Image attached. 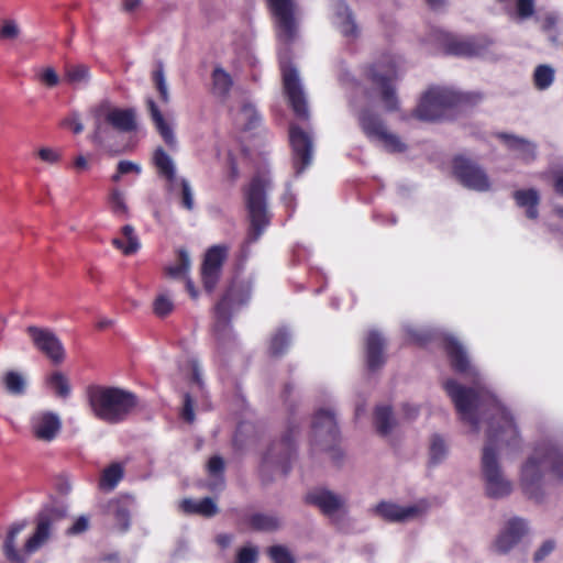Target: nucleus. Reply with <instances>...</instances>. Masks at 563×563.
<instances>
[{
  "label": "nucleus",
  "mask_w": 563,
  "mask_h": 563,
  "mask_svg": "<svg viewBox=\"0 0 563 563\" xmlns=\"http://www.w3.org/2000/svg\"><path fill=\"white\" fill-rule=\"evenodd\" d=\"M146 108L151 120L164 143L170 150H175L177 147V139L175 136L174 130L172 125L164 119L158 106L152 98L146 99Z\"/></svg>",
  "instance_id": "412c9836"
},
{
  "label": "nucleus",
  "mask_w": 563,
  "mask_h": 563,
  "mask_svg": "<svg viewBox=\"0 0 563 563\" xmlns=\"http://www.w3.org/2000/svg\"><path fill=\"white\" fill-rule=\"evenodd\" d=\"M536 13L534 0H516V14L520 20H527Z\"/></svg>",
  "instance_id": "864d4df0"
},
{
  "label": "nucleus",
  "mask_w": 563,
  "mask_h": 563,
  "mask_svg": "<svg viewBox=\"0 0 563 563\" xmlns=\"http://www.w3.org/2000/svg\"><path fill=\"white\" fill-rule=\"evenodd\" d=\"M483 99L478 92H457L448 88L432 87L421 97L413 117L421 121L437 122L449 117L460 106H475Z\"/></svg>",
  "instance_id": "20e7f679"
},
{
  "label": "nucleus",
  "mask_w": 563,
  "mask_h": 563,
  "mask_svg": "<svg viewBox=\"0 0 563 563\" xmlns=\"http://www.w3.org/2000/svg\"><path fill=\"white\" fill-rule=\"evenodd\" d=\"M26 333L33 345L53 364L58 365L64 362L66 356L64 345L51 329L29 325Z\"/></svg>",
  "instance_id": "9b49d317"
},
{
  "label": "nucleus",
  "mask_w": 563,
  "mask_h": 563,
  "mask_svg": "<svg viewBox=\"0 0 563 563\" xmlns=\"http://www.w3.org/2000/svg\"><path fill=\"white\" fill-rule=\"evenodd\" d=\"M241 113L245 119L244 130L249 131L256 128L261 122V117L252 103H244L241 108Z\"/></svg>",
  "instance_id": "8fccbe9b"
},
{
  "label": "nucleus",
  "mask_w": 563,
  "mask_h": 563,
  "mask_svg": "<svg viewBox=\"0 0 563 563\" xmlns=\"http://www.w3.org/2000/svg\"><path fill=\"white\" fill-rule=\"evenodd\" d=\"M305 500L307 504L318 507L325 516H332L339 511L344 503L340 496L325 488H317L309 492Z\"/></svg>",
  "instance_id": "6ab92c4d"
},
{
  "label": "nucleus",
  "mask_w": 563,
  "mask_h": 563,
  "mask_svg": "<svg viewBox=\"0 0 563 563\" xmlns=\"http://www.w3.org/2000/svg\"><path fill=\"white\" fill-rule=\"evenodd\" d=\"M443 388L453 401L461 419L471 424L473 430H479V413L489 412L487 438L488 443L483 449L482 473L485 481L486 494L490 498L508 496L512 486L501 473L496 452V444L518 445L519 431L512 415L500 401L489 393L475 387H465L455 379H448Z\"/></svg>",
  "instance_id": "f257e3e1"
},
{
  "label": "nucleus",
  "mask_w": 563,
  "mask_h": 563,
  "mask_svg": "<svg viewBox=\"0 0 563 563\" xmlns=\"http://www.w3.org/2000/svg\"><path fill=\"white\" fill-rule=\"evenodd\" d=\"M117 168H118L119 175H125L129 173H136V174L141 173V167L131 161H120L118 163Z\"/></svg>",
  "instance_id": "0e129e2a"
},
{
  "label": "nucleus",
  "mask_w": 563,
  "mask_h": 563,
  "mask_svg": "<svg viewBox=\"0 0 563 563\" xmlns=\"http://www.w3.org/2000/svg\"><path fill=\"white\" fill-rule=\"evenodd\" d=\"M19 35V29L12 21H7L0 29V37L4 40H12Z\"/></svg>",
  "instance_id": "052dcab7"
},
{
  "label": "nucleus",
  "mask_w": 563,
  "mask_h": 563,
  "mask_svg": "<svg viewBox=\"0 0 563 563\" xmlns=\"http://www.w3.org/2000/svg\"><path fill=\"white\" fill-rule=\"evenodd\" d=\"M295 433L296 429L290 427L280 440L273 442L264 454L263 465L279 468L283 475H287L296 455Z\"/></svg>",
  "instance_id": "1a4fd4ad"
},
{
  "label": "nucleus",
  "mask_w": 563,
  "mask_h": 563,
  "mask_svg": "<svg viewBox=\"0 0 563 563\" xmlns=\"http://www.w3.org/2000/svg\"><path fill=\"white\" fill-rule=\"evenodd\" d=\"M174 310L173 301L165 295H159L153 302V311L159 318H165Z\"/></svg>",
  "instance_id": "3c124183"
},
{
  "label": "nucleus",
  "mask_w": 563,
  "mask_h": 563,
  "mask_svg": "<svg viewBox=\"0 0 563 563\" xmlns=\"http://www.w3.org/2000/svg\"><path fill=\"white\" fill-rule=\"evenodd\" d=\"M48 386L54 389L56 396L67 398L70 395V385L67 377L60 372H54L47 377Z\"/></svg>",
  "instance_id": "79ce46f5"
},
{
  "label": "nucleus",
  "mask_w": 563,
  "mask_h": 563,
  "mask_svg": "<svg viewBox=\"0 0 563 563\" xmlns=\"http://www.w3.org/2000/svg\"><path fill=\"white\" fill-rule=\"evenodd\" d=\"M554 69L545 64L538 65L533 71V85L538 90L548 89L554 81Z\"/></svg>",
  "instance_id": "ea45409f"
},
{
  "label": "nucleus",
  "mask_w": 563,
  "mask_h": 563,
  "mask_svg": "<svg viewBox=\"0 0 563 563\" xmlns=\"http://www.w3.org/2000/svg\"><path fill=\"white\" fill-rule=\"evenodd\" d=\"M445 54L460 57H473L481 55L485 47L474 38H459L453 35H445L443 40Z\"/></svg>",
  "instance_id": "aec40b11"
},
{
  "label": "nucleus",
  "mask_w": 563,
  "mask_h": 563,
  "mask_svg": "<svg viewBox=\"0 0 563 563\" xmlns=\"http://www.w3.org/2000/svg\"><path fill=\"white\" fill-rule=\"evenodd\" d=\"M23 523H14L10 527L3 541L2 551L5 559L11 563H24L26 558L16 550L15 543L19 533L24 529Z\"/></svg>",
  "instance_id": "c756f323"
},
{
  "label": "nucleus",
  "mask_w": 563,
  "mask_h": 563,
  "mask_svg": "<svg viewBox=\"0 0 563 563\" xmlns=\"http://www.w3.org/2000/svg\"><path fill=\"white\" fill-rule=\"evenodd\" d=\"M244 523L253 531L273 532L280 528L278 517L264 512H254L244 519Z\"/></svg>",
  "instance_id": "7c9ffc66"
},
{
  "label": "nucleus",
  "mask_w": 563,
  "mask_h": 563,
  "mask_svg": "<svg viewBox=\"0 0 563 563\" xmlns=\"http://www.w3.org/2000/svg\"><path fill=\"white\" fill-rule=\"evenodd\" d=\"M444 351L450 360L451 367L459 374H471L472 366L462 344L450 336L444 340Z\"/></svg>",
  "instance_id": "b1692460"
},
{
  "label": "nucleus",
  "mask_w": 563,
  "mask_h": 563,
  "mask_svg": "<svg viewBox=\"0 0 563 563\" xmlns=\"http://www.w3.org/2000/svg\"><path fill=\"white\" fill-rule=\"evenodd\" d=\"M446 455V445L441 435L434 434L430 443V464L440 463Z\"/></svg>",
  "instance_id": "de8ad7c7"
},
{
  "label": "nucleus",
  "mask_w": 563,
  "mask_h": 563,
  "mask_svg": "<svg viewBox=\"0 0 563 563\" xmlns=\"http://www.w3.org/2000/svg\"><path fill=\"white\" fill-rule=\"evenodd\" d=\"M336 16L341 20L339 29L343 36L356 37L358 35V26L355 22L354 14L344 1L338 3Z\"/></svg>",
  "instance_id": "473e14b6"
},
{
  "label": "nucleus",
  "mask_w": 563,
  "mask_h": 563,
  "mask_svg": "<svg viewBox=\"0 0 563 563\" xmlns=\"http://www.w3.org/2000/svg\"><path fill=\"white\" fill-rule=\"evenodd\" d=\"M180 508L186 514L201 515L207 518H211L218 514L217 504L210 497H205L199 501L186 498L181 501Z\"/></svg>",
  "instance_id": "2f4dec72"
},
{
  "label": "nucleus",
  "mask_w": 563,
  "mask_h": 563,
  "mask_svg": "<svg viewBox=\"0 0 563 563\" xmlns=\"http://www.w3.org/2000/svg\"><path fill=\"white\" fill-rule=\"evenodd\" d=\"M269 181L262 176H254L244 189L245 205L250 218L247 243L256 242L269 224L266 206V190Z\"/></svg>",
  "instance_id": "39448f33"
},
{
  "label": "nucleus",
  "mask_w": 563,
  "mask_h": 563,
  "mask_svg": "<svg viewBox=\"0 0 563 563\" xmlns=\"http://www.w3.org/2000/svg\"><path fill=\"white\" fill-rule=\"evenodd\" d=\"M42 81L48 87H54L58 84L59 79L53 68H46L41 75Z\"/></svg>",
  "instance_id": "69168bd1"
},
{
  "label": "nucleus",
  "mask_w": 563,
  "mask_h": 563,
  "mask_svg": "<svg viewBox=\"0 0 563 563\" xmlns=\"http://www.w3.org/2000/svg\"><path fill=\"white\" fill-rule=\"evenodd\" d=\"M89 528V520L85 516L78 517L73 526L67 530L68 534H79Z\"/></svg>",
  "instance_id": "e2e57ef3"
},
{
  "label": "nucleus",
  "mask_w": 563,
  "mask_h": 563,
  "mask_svg": "<svg viewBox=\"0 0 563 563\" xmlns=\"http://www.w3.org/2000/svg\"><path fill=\"white\" fill-rule=\"evenodd\" d=\"M64 124L69 125L75 134H79L84 131V125L78 115L66 119Z\"/></svg>",
  "instance_id": "338daca9"
},
{
  "label": "nucleus",
  "mask_w": 563,
  "mask_h": 563,
  "mask_svg": "<svg viewBox=\"0 0 563 563\" xmlns=\"http://www.w3.org/2000/svg\"><path fill=\"white\" fill-rule=\"evenodd\" d=\"M224 461L219 455H213L209 459L207 464V470L210 476L220 477L221 483L223 484V472H224Z\"/></svg>",
  "instance_id": "5fc2aeb1"
},
{
  "label": "nucleus",
  "mask_w": 563,
  "mask_h": 563,
  "mask_svg": "<svg viewBox=\"0 0 563 563\" xmlns=\"http://www.w3.org/2000/svg\"><path fill=\"white\" fill-rule=\"evenodd\" d=\"M284 92L296 117L300 120L309 119V110L299 75L295 66L289 63L280 64Z\"/></svg>",
  "instance_id": "9d476101"
},
{
  "label": "nucleus",
  "mask_w": 563,
  "mask_h": 563,
  "mask_svg": "<svg viewBox=\"0 0 563 563\" xmlns=\"http://www.w3.org/2000/svg\"><path fill=\"white\" fill-rule=\"evenodd\" d=\"M276 20L277 36L284 43H291L296 36L295 0H267Z\"/></svg>",
  "instance_id": "ddd939ff"
},
{
  "label": "nucleus",
  "mask_w": 563,
  "mask_h": 563,
  "mask_svg": "<svg viewBox=\"0 0 563 563\" xmlns=\"http://www.w3.org/2000/svg\"><path fill=\"white\" fill-rule=\"evenodd\" d=\"M258 551L254 547H243L236 553V563H256Z\"/></svg>",
  "instance_id": "6e6d98bb"
},
{
  "label": "nucleus",
  "mask_w": 563,
  "mask_h": 563,
  "mask_svg": "<svg viewBox=\"0 0 563 563\" xmlns=\"http://www.w3.org/2000/svg\"><path fill=\"white\" fill-rule=\"evenodd\" d=\"M122 234L126 239V243L122 239L114 238L112 240V245L121 250L124 255H132L137 252L140 249V242L137 236L134 233V228L130 224H125L122 228Z\"/></svg>",
  "instance_id": "c9c22d12"
},
{
  "label": "nucleus",
  "mask_w": 563,
  "mask_h": 563,
  "mask_svg": "<svg viewBox=\"0 0 563 563\" xmlns=\"http://www.w3.org/2000/svg\"><path fill=\"white\" fill-rule=\"evenodd\" d=\"M62 428L59 417L51 411L41 412L32 419V431L36 439L52 441Z\"/></svg>",
  "instance_id": "a211bd4d"
},
{
  "label": "nucleus",
  "mask_w": 563,
  "mask_h": 563,
  "mask_svg": "<svg viewBox=\"0 0 563 563\" xmlns=\"http://www.w3.org/2000/svg\"><path fill=\"white\" fill-rule=\"evenodd\" d=\"M132 505L133 499L129 496L111 499L107 504L106 511L113 517L121 532H126L130 529Z\"/></svg>",
  "instance_id": "4be33fe9"
},
{
  "label": "nucleus",
  "mask_w": 563,
  "mask_h": 563,
  "mask_svg": "<svg viewBox=\"0 0 563 563\" xmlns=\"http://www.w3.org/2000/svg\"><path fill=\"white\" fill-rule=\"evenodd\" d=\"M153 164L157 169L159 176L168 181H174L176 177V168L172 157L166 151L158 146L153 153Z\"/></svg>",
  "instance_id": "72a5a7b5"
},
{
  "label": "nucleus",
  "mask_w": 563,
  "mask_h": 563,
  "mask_svg": "<svg viewBox=\"0 0 563 563\" xmlns=\"http://www.w3.org/2000/svg\"><path fill=\"white\" fill-rule=\"evenodd\" d=\"M383 144L389 153H402L407 150V145L397 134L388 132L387 129L375 140Z\"/></svg>",
  "instance_id": "37998d69"
},
{
  "label": "nucleus",
  "mask_w": 563,
  "mask_h": 563,
  "mask_svg": "<svg viewBox=\"0 0 563 563\" xmlns=\"http://www.w3.org/2000/svg\"><path fill=\"white\" fill-rule=\"evenodd\" d=\"M123 477V468L118 463H112L103 470L100 478V487L113 489Z\"/></svg>",
  "instance_id": "a19ab883"
},
{
  "label": "nucleus",
  "mask_w": 563,
  "mask_h": 563,
  "mask_svg": "<svg viewBox=\"0 0 563 563\" xmlns=\"http://www.w3.org/2000/svg\"><path fill=\"white\" fill-rule=\"evenodd\" d=\"M66 80L70 84L86 82L89 80V68L84 64L69 65L66 68Z\"/></svg>",
  "instance_id": "49530a36"
},
{
  "label": "nucleus",
  "mask_w": 563,
  "mask_h": 563,
  "mask_svg": "<svg viewBox=\"0 0 563 563\" xmlns=\"http://www.w3.org/2000/svg\"><path fill=\"white\" fill-rule=\"evenodd\" d=\"M452 173L456 180L467 189L487 191L490 189V180L485 169L475 161L456 155L452 159Z\"/></svg>",
  "instance_id": "6e6552de"
},
{
  "label": "nucleus",
  "mask_w": 563,
  "mask_h": 563,
  "mask_svg": "<svg viewBox=\"0 0 563 563\" xmlns=\"http://www.w3.org/2000/svg\"><path fill=\"white\" fill-rule=\"evenodd\" d=\"M512 197L518 207L526 208L527 218L536 220L539 217L540 196L538 190L533 188L519 189L514 192Z\"/></svg>",
  "instance_id": "cd10ccee"
},
{
  "label": "nucleus",
  "mask_w": 563,
  "mask_h": 563,
  "mask_svg": "<svg viewBox=\"0 0 563 563\" xmlns=\"http://www.w3.org/2000/svg\"><path fill=\"white\" fill-rule=\"evenodd\" d=\"M36 154L42 162H45L51 165L56 164L60 161V154L51 147H42L37 151Z\"/></svg>",
  "instance_id": "bf43d9fd"
},
{
  "label": "nucleus",
  "mask_w": 563,
  "mask_h": 563,
  "mask_svg": "<svg viewBox=\"0 0 563 563\" xmlns=\"http://www.w3.org/2000/svg\"><path fill=\"white\" fill-rule=\"evenodd\" d=\"M212 92L220 98H227L233 86L231 75L222 67H216L211 75Z\"/></svg>",
  "instance_id": "f704fd0d"
},
{
  "label": "nucleus",
  "mask_w": 563,
  "mask_h": 563,
  "mask_svg": "<svg viewBox=\"0 0 563 563\" xmlns=\"http://www.w3.org/2000/svg\"><path fill=\"white\" fill-rule=\"evenodd\" d=\"M374 422L380 435H387L394 426L393 410L389 406H377L374 411Z\"/></svg>",
  "instance_id": "e433bc0d"
},
{
  "label": "nucleus",
  "mask_w": 563,
  "mask_h": 563,
  "mask_svg": "<svg viewBox=\"0 0 563 563\" xmlns=\"http://www.w3.org/2000/svg\"><path fill=\"white\" fill-rule=\"evenodd\" d=\"M553 188L558 195L563 196V172L555 176Z\"/></svg>",
  "instance_id": "774afa93"
},
{
  "label": "nucleus",
  "mask_w": 563,
  "mask_h": 563,
  "mask_svg": "<svg viewBox=\"0 0 563 563\" xmlns=\"http://www.w3.org/2000/svg\"><path fill=\"white\" fill-rule=\"evenodd\" d=\"M228 255L227 245H213L207 250L201 265V282L207 292L211 294L216 289Z\"/></svg>",
  "instance_id": "f8f14e48"
},
{
  "label": "nucleus",
  "mask_w": 563,
  "mask_h": 563,
  "mask_svg": "<svg viewBox=\"0 0 563 563\" xmlns=\"http://www.w3.org/2000/svg\"><path fill=\"white\" fill-rule=\"evenodd\" d=\"M376 512L386 521L404 522L418 516L420 510L417 506L401 507L393 503L380 501L376 506Z\"/></svg>",
  "instance_id": "393cba45"
},
{
  "label": "nucleus",
  "mask_w": 563,
  "mask_h": 563,
  "mask_svg": "<svg viewBox=\"0 0 563 563\" xmlns=\"http://www.w3.org/2000/svg\"><path fill=\"white\" fill-rule=\"evenodd\" d=\"M103 114L106 122L120 132H132L136 129L133 109L111 108L109 101H103L95 109V118L99 120Z\"/></svg>",
  "instance_id": "2eb2a0df"
},
{
  "label": "nucleus",
  "mask_w": 563,
  "mask_h": 563,
  "mask_svg": "<svg viewBox=\"0 0 563 563\" xmlns=\"http://www.w3.org/2000/svg\"><path fill=\"white\" fill-rule=\"evenodd\" d=\"M268 555L274 563H295L291 554L284 545H273L268 549Z\"/></svg>",
  "instance_id": "603ef678"
},
{
  "label": "nucleus",
  "mask_w": 563,
  "mask_h": 563,
  "mask_svg": "<svg viewBox=\"0 0 563 563\" xmlns=\"http://www.w3.org/2000/svg\"><path fill=\"white\" fill-rule=\"evenodd\" d=\"M290 343V335L285 328L278 329L269 341L268 352L273 357H280L285 354Z\"/></svg>",
  "instance_id": "4c0bfd02"
},
{
  "label": "nucleus",
  "mask_w": 563,
  "mask_h": 563,
  "mask_svg": "<svg viewBox=\"0 0 563 563\" xmlns=\"http://www.w3.org/2000/svg\"><path fill=\"white\" fill-rule=\"evenodd\" d=\"M180 187H181V206L186 210L191 211L194 209L195 202H194V195H192L190 185L186 179H181Z\"/></svg>",
  "instance_id": "4d7b16f0"
},
{
  "label": "nucleus",
  "mask_w": 563,
  "mask_h": 563,
  "mask_svg": "<svg viewBox=\"0 0 563 563\" xmlns=\"http://www.w3.org/2000/svg\"><path fill=\"white\" fill-rule=\"evenodd\" d=\"M289 143L295 173L300 175L312 162L313 144L311 136L300 126L291 124L289 126Z\"/></svg>",
  "instance_id": "4468645a"
},
{
  "label": "nucleus",
  "mask_w": 563,
  "mask_h": 563,
  "mask_svg": "<svg viewBox=\"0 0 563 563\" xmlns=\"http://www.w3.org/2000/svg\"><path fill=\"white\" fill-rule=\"evenodd\" d=\"M526 532L527 525L522 519H510L494 543L496 552L500 554L507 553L520 541Z\"/></svg>",
  "instance_id": "f3484780"
},
{
  "label": "nucleus",
  "mask_w": 563,
  "mask_h": 563,
  "mask_svg": "<svg viewBox=\"0 0 563 563\" xmlns=\"http://www.w3.org/2000/svg\"><path fill=\"white\" fill-rule=\"evenodd\" d=\"M312 431L316 442L334 443L339 438L334 413L327 409L318 410L312 420Z\"/></svg>",
  "instance_id": "dca6fc26"
},
{
  "label": "nucleus",
  "mask_w": 563,
  "mask_h": 563,
  "mask_svg": "<svg viewBox=\"0 0 563 563\" xmlns=\"http://www.w3.org/2000/svg\"><path fill=\"white\" fill-rule=\"evenodd\" d=\"M397 67L394 60L377 62L367 69V79L379 92L380 100L387 111H397L399 101L396 95Z\"/></svg>",
  "instance_id": "0eeeda50"
},
{
  "label": "nucleus",
  "mask_w": 563,
  "mask_h": 563,
  "mask_svg": "<svg viewBox=\"0 0 563 563\" xmlns=\"http://www.w3.org/2000/svg\"><path fill=\"white\" fill-rule=\"evenodd\" d=\"M2 383L7 393L11 395L20 396L25 393V379L22 374L15 371H8L2 377Z\"/></svg>",
  "instance_id": "58836bf2"
},
{
  "label": "nucleus",
  "mask_w": 563,
  "mask_h": 563,
  "mask_svg": "<svg viewBox=\"0 0 563 563\" xmlns=\"http://www.w3.org/2000/svg\"><path fill=\"white\" fill-rule=\"evenodd\" d=\"M555 548V543L553 540H547L542 543V545L536 551L533 555V560L536 562L542 561L545 556H548Z\"/></svg>",
  "instance_id": "680f3d73"
},
{
  "label": "nucleus",
  "mask_w": 563,
  "mask_h": 563,
  "mask_svg": "<svg viewBox=\"0 0 563 563\" xmlns=\"http://www.w3.org/2000/svg\"><path fill=\"white\" fill-rule=\"evenodd\" d=\"M366 365L371 372H375L385 364V340L377 331L368 332L366 336Z\"/></svg>",
  "instance_id": "5701e85b"
},
{
  "label": "nucleus",
  "mask_w": 563,
  "mask_h": 563,
  "mask_svg": "<svg viewBox=\"0 0 563 563\" xmlns=\"http://www.w3.org/2000/svg\"><path fill=\"white\" fill-rule=\"evenodd\" d=\"M358 122L365 135L371 140H376L386 130L382 118L369 109L360 112Z\"/></svg>",
  "instance_id": "c85d7f7f"
},
{
  "label": "nucleus",
  "mask_w": 563,
  "mask_h": 563,
  "mask_svg": "<svg viewBox=\"0 0 563 563\" xmlns=\"http://www.w3.org/2000/svg\"><path fill=\"white\" fill-rule=\"evenodd\" d=\"M152 80L155 85L156 90L158 91L159 99L163 103H168L170 100L168 87L165 80L163 65L158 64L152 74Z\"/></svg>",
  "instance_id": "c03bdc74"
},
{
  "label": "nucleus",
  "mask_w": 563,
  "mask_h": 563,
  "mask_svg": "<svg viewBox=\"0 0 563 563\" xmlns=\"http://www.w3.org/2000/svg\"><path fill=\"white\" fill-rule=\"evenodd\" d=\"M498 137L505 143V145L512 152L517 153V156L525 161L531 162L536 157V146L528 140L507 134L500 133Z\"/></svg>",
  "instance_id": "bb28decb"
},
{
  "label": "nucleus",
  "mask_w": 563,
  "mask_h": 563,
  "mask_svg": "<svg viewBox=\"0 0 563 563\" xmlns=\"http://www.w3.org/2000/svg\"><path fill=\"white\" fill-rule=\"evenodd\" d=\"M52 520L48 515L41 514L37 518L34 533L26 540L24 552L32 554L36 552L49 538Z\"/></svg>",
  "instance_id": "a878e982"
},
{
  "label": "nucleus",
  "mask_w": 563,
  "mask_h": 563,
  "mask_svg": "<svg viewBox=\"0 0 563 563\" xmlns=\"http://www.w3.org/2000/svg\"><path fill=\"white\" fill-rule=\"evenodd\" d=\"M190 265L189 255L185 250H179L177 253V264L166 268L168 276L177 278L187 274Z\"/></svg>",
  "instance_id": "a18cd8bd"
},
{
  "label": "nucleus",
  "mask_w": 563,
  "mask_h": 563,
  "mask_svg": "<svg viewBox=\"0 0 563 563\" xmlns=\"http://www.w3.org/2000/svg\"><path fill=\"white\" fill-rule=\"evenodd\" d=\"M181 418L188 423H192L195 421L194 401L188 393L184 395Z\"/></svg>",
  "instance_id": "13d9d810"
},
{
  "label": "nucleus",
  "mask_w": 563,
  "mask_h": 563,
  "mask_svg": "<svg viewBox=\"0 0 563 563\" xmlns=\"http://www.w3.org/2000/svg\"><path fill=\"white\" fill-rule=\"evenodd\" d=\"M250 283L233 280L214 306V332L220 334L231 325L232 314L247 305L251 299Z\"/></svg>",
  "instance_id": "423d86ee"
},
{
  "label": "nucleus",
  "mask_w": 563,
  "mask_h": 563,
  "mask_svg": "<svg viewBox=\"0 0 563 563\" xmlns=\"http://www.w3.org/2000/svg\"><path fill=\"white\" fill-rule=\"evenodd\" d=\"M556 479H563V449L543 443L538 445L521 467L520 486L534 500L543 497L544 470Z\"/></svg>",
  "instance_id": "f03ea898"
},
{
  "label": "nucleus",
  "mask_w": 563,
  "mask_h": 563,
  "mask_svg": "<svg viewBox=\"0 0 563 563\" xmlns=\"http://www.w3.org/2000/svg\"><path fill=\"white\" fill-rule=\"evenodd\" d=\"M109 205H110L111 211L115 216H120L121 217V216H126L128 214V206H126V203L124 201V196H123V194L118 188H113L110 191Z\"/></svg>",
  "instance_id": "09e8293b"
},
{
  "label": "nucleus",
  "mask_w": 563,
  "mask_h": 563,
  "mask_svg": "<svg viewBox=\"0 0 563 563\" xmlns=\"http://www.w3.org/2000/svg\"><path fill=\"white\" fill-rule=\"evenodd\" d=\"M86 396L93 416L109 424L124 421L137 406L136 395L119 387L92 384Z\"/></svg>",
  "instance_id": "7ed1b4c3"
}]
</instances>
